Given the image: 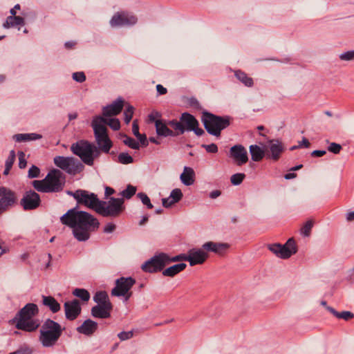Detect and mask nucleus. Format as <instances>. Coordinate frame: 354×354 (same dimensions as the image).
Listing matches in <instances>:
<instances>
[{
	"label": "nucleus",
	"instance_id": "31",
	"mask_svg": "<svg viewBox=\"0 0 354 354\" xmlns=\"http://www.w3.org/2000/svg\"><path fill=\"white\" fill-rule=\"evenodd\" d=\"M93 301L97 304V305L108 306V304H112L108 294L105 291L97 292L93 296Z\"/></svg>",
	"mask_w": 354,
	"mask_h": 354
},
{
	"label": "nucleus",
	"instance_id": "64",
	"mask_svg": "<svg viewBox=\"0 0 354 354\" xmlns=\"http://www.w3.org/2000/svg\"><path fill=\"white\" fill-rule=\"evenodd\" d=\"M221 194L219 190H214L210 192L209 197L212 199L216 198Z\"/></svg>",
	"mask_w": 354,
	"mask_h": 354
},
{
	"label": "nucleus",
	"instance_id": "61",
	"mask_svg": "<svg viewBox=\"0 0 354 354\" xmlns=\"http://www.w3.org/2000/svg\"><path fill=\"white\" fill-rule=\"evenodd\" d=\"M326 153L325 150H314L311 153V156L313 157H322Z\"/></svg>",
	"mask_w": 354,
	"mask_h": 354
},
{
	"label": "nucleus",
	"instance_id": "47",
	"mask_svg": "<svg viewBox=\"0 0 354 354\" xmlns=\"http://www.w3.org/2000/svg\"><path fill=\"white\" fill-rule=\"evenodd\" d=\"M169 197L173 201L178 203L183 198V193L180 189L176 188L171 192Z\"/></svg>",
	"mask_w": 354,
	"mask_h": 354
},
{
	"label": "nucleus",
	"instance_id": "1",
	"mask_svg": "<svg viewBox=\"0 0 354 354\" xmlns=\"http://www.w3.org/2000/svg\"><path fill=\"white\" fill-rule=\"evenodd\" d=\"M104 122V118L100 115L94 116L91 121V126L96 144L86 140H80L71 146L73 153L78 156L86 165L93 166L95 160L100 156L101 153H109L113 147Z\"/></svg>",
	"mask_w": 354,
	"mask_h": 354
},
{
	"label": "nucleus",
	"instance_id": "27",
	"mask_svg": "<svg viewBox=\"0 0 354 354\" xmlns=\"http://www.w3.org/2000/svg\"><path fill=\"white\" fill-rule=\"evenodd\" d=\"M42 304L48 307L53 313L59 312L61 309L60 304L52 296H42Z\"/></svg>",
	"mask_w": 354,
	"mask_h": 354
},
{
	"label": "nucleus",
	"instance_id": "13",
	"mask_svg": "<svg viewBox=\"0 0 354 354\" xmlns=\"http://www.w3.org/2000/svg\"><path fill=\"white\" fill-rule=\"evenodd\" d=\"M138 21L137 17L128 12H117L110 20L112 28L130 26L135 25Z\"/></svg>",
	"mask_w": 354,
	"mask_h": 354
},
{
	"label": "nucleus",
	"instance_id": "12",
	"mask_svg": "<svg viewBox=\"0 0 354 354\" xmlns=\"http://www.w3.org/2000/svg\"><path fill=\"white\" fill-rule=\"evenodd\" d=\"M17 201L15 192L6 187H0V214L12 208Z\"/></svg>",
	"mask_w": 354,
	"mask_h": 354
},
{
	"label": "nucleus",
	"instance_id": "38",
	"mask_svg": "<svg viewBox=\"0 0 354 354\" xmlns=\"http://www.w3.org/2000/svg\"><path fill=\"white\" fill-rule=\"evenodd\" d=\"M118 162L122 165H129L133 162V158L128 153L122 152L118 156Z\"/></svg>",
	"mask_w": 354,
	"mask_h": 354
},
{
	"label": "nucleus",
	"instance_id": "4",
	"mask_svg": "<svg viewBox=\"0 0 354 354\" xmlns=\"http://www.w3.org/2000/svg\"><path fill=\"white\" fill-rule=\"evenodd\" d=\"M34 188L43 193H55L61 192L65 185V176L59 169L50 171L44 179L32 181Z\"/></svg>",
	"mask_w": 354,
	"mask_h": 354
},
{
	"label": "nucleus",
	"instance_id": "14",
	"mask_svg": "<svg viewBox=\"0 0 354 354\" xmlns=\"http://www.w3.org/2000/svg\"><path fill=\"white\" fill-rule=\"evenodd\" d=\"M77 204L84 205V206L92 209L96 212V208L100 199L97 196L84 189H77Z\"/></svg>",
	"mask_w": 354,
	"mask_h": 354
},
{
	"label": "nucleus",
	"instance_id": "58",
	"mask_svg": "<svg viewBox=\"0 0 354 354\" xmlns=\"http://www.w3.org/2000/svg\"><path fill=\"white\" fill-rule=\"evenodd\" d=\"M132 132L135 136H140L139 126L137 120H134L132 124Z\"/></svg>",
	"mask_w": 354,
	"mask_h": 354
},
{
	"label": "nucleus",
	"instance_id": "36",
	"mask_svg": "<svg viewBox=\"0 0 354 354\" xmlns=\"http://www.w3.org/2000/svg\"><path fill=\"white\" fill-rule=\"evenodd\" d=\"M15 160V152L14 150H11L10 151L9 156L8 157V158L6 160L5 169L3 171L4 175H8L9 174V171H10V169L12 168Z\"/></svg>",
	"mask_w": 354,
	"mask_h": 354
},
{
	"label": "nucleus",
	"instance_id": "35",
	"mask_svg": "<svg viewBox=\"0 0 354 354\" xmlns=\"http://www.w3.org/2000/svg\"><path fill=\"white\" fill-rule=\"evenodd\" d=\"M168 125L172 127L175 131V133H178V136L180 134H183L185 131V127L182 124V122L177 121L176 120H171L168 121Z\"/></svg>",
	"mask_w": 354,
	"mask_h": 354
},
{
	"label": "nucleus",
	"instance_id": "40",
	"mask_svg": "<svg viewBox=\"0 0 354 354\" xmlns=\"http://www.w3.org/2000/svg\"><path fill=\"white\" fill-rule=\"evenodd\" d=\"M104 126L107 124L114 131L119 130L120 128V120L117 118L107 119L104 118Z\"/></svg>",
	"mask_w": 354,
	"mask_h": 354
},
{
	"label": "nucleus",
	"instance_id": "17",
	"mask_svg": "<svg viewBox=\"0 0 354 354\" xmlns=\"http://www.w3.org/2000/svg\"><path fill=\"white\" fill-rule=\"evenodd\" d=\"M65 316L68 320H75L81 313L82 308L77 299L66 301L64 304Z\"/></svg>",
	"mask_w": 354,
	"mask_h": 354
},
{
	"label": "nucleus",
	"instance_id": "24",
	"mask_svg": "<svg viewBox=\"0 0 354 354\" xmlns=\"http://www.w3.org/2000/svg\"><path fill=\"white\" fill-rule=\"evenodd\" d=\"M168 122H163L162 120H158L155 121L156 133L158 136L162 137H174L178 136V133H175L172 130H171L168 127Z\"/></svg>",
	"mask_w": 354,
	"mask_h": 354
},
{
	"label": "nucleus",
	"instance_id": "19",
	"mask_svg": "<svg viewBox=\"0 0 354 354\" xmlns=\"http://www.w3.org/2000/svg\"><path fill=\"white\" fill-rule=\"evenodd\" d=\"M124 106V100L122 97H118L113 102L102 108V117L107 118L118 115L122 110Z\"/></svg>",
	"mask_w": 354,
	"mask_h": 354
},
{
	"label": "nucleus",
	"instance_id": "52",
	"mask_svg": "<svg viewBox=\"0 0 354 354\" xmlns=\"http://www.w3.org/2000/svg\"><path fill=\"white\" fill-rule=\"evenodd\" d=\"M202 147L205 149L206 151L208 153H215L218 152V147L214 143L209 145H203Z\"/></svg>",
	"mask_w": 354,
	"mask_h": 354
},
{
	"label": "nucleus",
	"instance_id": "44",
	"mask_svg": "<svg viewBox=\"0 0 354 354\" xmlns=\"http://www.w3.org/2000/svg\"><path fill=\"white\" fill-rule=\"evenodd\" d=\"M137 196L141 200L142 203L147 207V208H153V205L151 204L149 198L146 194L140 192L137 194Z\"/></svg>",
	"mask_w": 354,
	"mask_h": 354
},
{
	"label": "nucleus",
	"instance_id": "45",
	"mask_svg": "<svg viewBox=\"0 0 354 354\" xmlns=\"http://www.w3.org/2000/svg\"><path fill=\"white\" fill-rule=\"evenodd\" d=\"M339 58L342 61H352L354 59V50H348L346 52H344L339 55Z\"/></svg>",
	"mask_w": 354,
	"mask_h": 354
},
{
	"label": "nucleus",
	"instance_id": "5",
	"mask_svg": "<svg viewBox=\"0 0 354 354\" xmlns=\"http://www.w3.org/2000/svg\"><path fill=\"white\" fill-rule=\"evenodd\" d=\"M62 334L61 325L50 319H47L39 330V340L44 347H53Z\"/></svg>",
	"mask_w": 354,
	"mask_h": 354
},
{
	"label": "nucleus",
	"instance_id": "42",
	"mask_svg": "<svg viewBox=\"0 0 354 354\" xmlns=\"http://www.w3.org/2000/svg\"><path fill=\"white\" fill-rule=\"evenodd\" d=\"M136 187L129 185L127 188L122 192L121 194L123 197L129 199L136 194Z\"/></svg>",
	"mask_w": 354,
	"mask_h": 354
},
{
	"label": "nucleus",
	"instance_id": "6",
	"mask_svg": "<svg viewBox=\"0 0 354 354\" xmlns=\"http://www.w3.org/2000/svg\"><path fill=\"white\" fill-rule=\"evenodd\" d=\"M203 122L206 131L211 135L219 136L222 130L227 128L230 124V117L217 116L212 113L204 112Z\"/></svg>",
	"mask_w": 354,
	"mask_h": 354
},
{
	"label": "nucleus",
	"instance_id": "2",
	"mask_svg": "<svg viewBox=\"0 0 354 354\" xmlns=\"http://www.w3.org/2000/svg\"><path fill=\"white\" fill-rule=\"evenodd\" d=\"M62 224L72 228L73 234L78 241H86L91 233L100 227V222L91 214L79 211L76 207L70 209L60 218Z\"/></svg>",
	"mask_w": 354,
	"mask_h": 354
},
{
	"label": "nucleus",
	"instance_id": "55",
	"mask_svg": "<svg viewBox=\"0 0 354 354\" xmlns=\"http://www.w3.org/2000/svg\"><path fill=\"white\" fill-rule=\"evenodd\" d=\"M162 203L163 207L168 208L171 207L173 205L176 203V202L173 201L172 198L169 196L168 198H165L162 199Z\"/></svg>",
	"mask_w": 354,
	"mask_h": 354
},
{
	"label": "nucleus",
	"instance_id": "46",
	"mask_svg": "<svg viewBox=\"0 0 354 354\" xmlns=\"http://www.w3.org/2000/svg\"><path fill=\"white\" fill-rule=\"evenodd\" d=\"M133 107L129 105L124 112V122L126 124H129L132 119L133 115Z\"/></svg>",
	"mask_w": 354,
	"mask_h": 354
},
{
	"label": "nucleus",
	"instance_id": "25",
	"mask_svg": "<svg viewBox=\"0 0 354 354\" xmlns=\"http://www.w3.org/2000/svg\"><path fill=\"white\" fill-rule=\"evenodd\" d=\"M195 173L192 168L185 167L183 173L180 174V179L182 183L186 186H189L194 183Z\"/></svg>",
	"mask_w": 354,
	"mask_h": 354
},
{
	"label": "nucleus",
	"instance_id": "26",
	"mask_svg": "<svg viewBox=\"0 0 354 354\" xmlns=\"http://www.w3.org/2000/svg\"><path fill=\"white\" fill-rule=\"evenodd\" d=\"M180 121L185 127V131H191L194 126H198L197 120L190 113H183L180 116Z\"/></svg>",
	"mask_w": 354,
	"mask_h": 354
},
{
	"label": "nucleus",
	"instance_id": "22",
	"mask_svg": "<svg viewBox=\"0 0 354 354\" xmlns=\"http://www.w3.org/2000/svg\"><path fill=\"white\" fill-rule=\"evenodd\" d=\"M98 324L91 319L85 320L82 324L77 328V331L87 336H91L97 330Z\"/></svg>",
	"mask_w": 354,
	"mask_h": 354
},
{
	"label": "nucleus",
	"instance_id": "29",
	"mask_svg": "<svg viewBox=\"0 0 354 354\" xmlns=\"http://www.w3.org/2000/svg\"><path fill=\"white\" fill-rule=\"evenodd\" d=\"M187 267L186 263H180L178 264H175L172 266H170L162 271V274L167 277H174L176 274H178L183 270H185Z\"/></svg>",
	"mask_w": 354,
	"mask_h": 354
},
{
	"label": "nucleus",
	"instance_id": "32",
	"mask_svg": "<svg viewBox=\"0 0 354 354\" xmlns=\"http://www.w3.org/2000/svg\"><path fill=\"white\" fill-rule=\"evenodd\" d=\"M24 25V19L21 17H8L6 22L3 24L4 28L17 27Z\"/></svg>",
	"mask_w": 354,
	"mask_h": 354
},
{
	"label": "nucleus",
	"instance_id": "16",
	"mask_svg": "<svg viewBox=\"0 0 354 354\" xmlns=\"http://www.w3.org/2000/svg\"><path fill=\"white\" fill-rule=\"evenodd\" d=\"M231 158L239 166L245 164L248 161V151L241 145H236L230 149Z\"/></svg>",
	"mask_w": 354,
	"mask_h": 354
},
{
	"label": "nucleus",
	"instance_id": "23",
	"mask_svg": "<svg viewBox=\"0 0 354 354\" xmlns=\"http://www.w3.org/2000/svg\"><path fill=\"white\" fill-rule=\"evenodd\" d=\"M229 246L230 245L227 243L208 241L203 245V249L205 250V251L206 250L218 254H222L228 249Z\"/></svg>",
	"mask_w": 354,
	"mask_h": 354
},
{
	"label": "nucleus",
	"instance_id": "59",
	"mask_svg": "<svg viewBox=\"0 0 354 354\" xmlns=\"http://www.w3.org/2000/svg\"><path fill=\"white\" fill-rule=\"evenodd\" d=\"M138 140L140 141V144L143 146H147L148 145L147 136L145 134H140V136H136Z\"/></svg>",
	"mask_w": 354,
	"mask_h": 354
},
{
	"label": "nucleus",
	"instance_id": "34",
	"mask_svg": "<svg viewBox=\"0 0 354 354\" xmlns=\"http://www.w3.org/2000/svg\"><path fill=\"white\" fill-rule=\"evenodd\" d=\"M326 309L337 318L342 319L346 321L349 320L354 316L353 314L350 311H342L339 313L330 306H327Z\"/></svg>",
	"mask_w": 354,
	"mask_h": 354
},
{
	"label": "nucleus",
	"instance_id": "60",
	"mask_svg": "<svg viewBox=\"0 0 354 354\" xmlns=\"http://www.w3.org/2000/svg\"><path fill=\"white\" fill-rule=\"evenodd\" d=\"M9 354H31V350L28 348H21L15 352Z\"/></svg>",
	"mask_w": 354,
	"mask_h": 354
},
{
	"label": "nucleus",
	"instance_id": "57",
	"mask_svg": "<svg viewBox=\"0 0 354 354\" xmlns=\"http://www.w3.org/2000/svg\"><path fill=\"white\" fill-rule=\"evenodd\" d=\"M115 229V225L113 223H108L104 227V233H112Z\"/></svg>",
	"mask_w": 354,
	"mask_h": 354
},
{
	"label": "nucleus",
	"instance_id": "50",
	"mask_svg": "<svg viewBox=\"0 0 354 354\" xmlns=\"http://www.w3.org/2000/svg\"><path fill=\"white\" fill-rule=\"evenodd\" d=\"M73 79L77 82L82 83L86 80V75L84 72H75L73 73Z\"/></svg>",
	"mask_w": 354,
	"mask_h": 354
},
{
	"label": "nucleus",
	"instance_id": "28",
	"mask_svg": "<svg viewBox=\"0 0 354 354\" xmlns=\"http://www.w3.org/2000/svg\"><path fill=\"white\" fill-rule=\"evenodd\" d=\"M41 138V134L36 133H18L13 136V139L18 142L39 140Z\"/></svg>",
	"mask_w": 354,
	"mask_h": 354
},
{
	"label": "nucleus",
	"instance_id": "41",
	"mask_svg": "<svg viewBox=\"0 0 354 354\" xmlns=\"http://www.w3.org/2000/svg\"><path fill=\"white\" fill-rule=\"evenodd\" d=\"M245 178V175L243 173H237L230 177V181L233 185L236 186L241 184Z\"/></svg>",
	"mask_w": 354,
	"mask_h": 354
},
{
	"label": "nucleus",
	"instance_id": "51",
	"mask_svg": "<svg viewBox=\"0 0 354 354\" xmlns=\"http://www.w3.org/2000/svg\"><path fill=\"white\" fill-rule=\"evenodd\" d=\"M180 261H187V254H180L171 258L169 257L168 263H169L170 262H176Z\"/></svg>",
	"mask_w": 354,
	"mask_h": 354
},
{
	"label": "nucleus",
	"instance_id": "37",
	"mask_svg": "<svg viewBox=\"0 0 354 354\" xmlns=\"http://www.w3.org/2000/svg\"><path fill=\"white\" fill-rule=\"evenodd\" d=\"M73 295L80 298L84 301H88L90 299L89 292L83 288H75L73 292Z\"/></svg>",
	"mask_w": 354,
	"mask_h": 354
},
{
	"label": "nucleus",
	"instance_id": "43",
	"mask_svg": "<svg viewBox=\"0 0 354 354\" xmlns=\"http://www.w3.org/2000/svg\"><path fill=\"white\" fill-rule=\"evenodd\" d=\"M313 226V223L312 221H306L301 229V234H303L304 236H308L310 234Z\"/></svg>",
	"mask_w": 354,
	"mask_h": 354
},
{
	"label": "nucleus",
	"instance_id": "7",
	"mask_svg": "<svg viewBox=\"0 0 354 354\" xmlns=\"http://www.w3.org/2000/svg\"><path fill=\"white\" fill-rule=\"evenodd\" d=\"M124 199L111 197L108 201L100 200L96 212L104 217H117L124 209Z\"/></svg>",
	"mask_w": 354,
	"mask_h": 354
},
{
	"label": "nucleus",
	"instance_id": "49",
	"mask_svg": "<svg viewBox=\"0 0 354 354\" xmlns=\"http://www.w3.org/2000/svg\"><path fill=\"white\" fill-rule=\"evenodd\" d=\"M342 147L341 145L336 142H331L328 147V150L335 154H338L341 151Z\"/></svg>",
	"mask_w": 354,
	"mask_h": 354
},
{
	"label": "nucleus",
	"instance_id": "54",
	"mask_svg": "<svg viewBox=\"0 0 354 354\" xmlns=\"http://www.w3.org/2000/svg\"><path fill=\"white\" fill-rule=\"evenodd\" d=\"M118 337L120 338V340L124 341V340H127V339H131L133 337V332L132 331H127V332L123 331V332H120L118 335Z\"/></svg>",
	"mask_w": 354,
	"mask_h": 354
},
{
	"label": "nucleus",
	"instance_id": "11",
	"mask_svg": "<svg viewBox=\"0 0 354 354\" xmlns=\"http://www.w3.org/2000/svg\"><path fill=\"white\" fill-rule=\"evenodd\" d=\"M168 254L164 252H160L145 261L142 265V269L143 271L149 273L159 272L168 264Z\"/></svg>",
	"mask_w": 354,
	"mask_h": 354
},
{
	"label": "nucleus",
	"instance_id": "8",
	"mask_svg": "<svg viewBox=\"0 0 354 354\" xmlns=\"http://www.w3.org/2000/svg\"><path fill=\"white\" fill-rule=\"evenodd\" d=\"M54 164L70 175L80 174L84 169L82 162L72 156H55L54 158Z\"/></svg>",
	"mask_w": 354,
	"mask_h": 354
},
{
	"label": "nucleus",
	"instance_id": "20",
	"mask_svg": "<svg viewBox=\"0 0 354 354\" xmlns=\"http://www.w3.org/2000/svg\"><path fill=\"white\" fill-rule=\"evenodd\" d=\"M268 143L270 154H268L267 158H270L274 161L278 160L281 156V154L285 149L283 143L277 139L270 140L268 142Z\"/></svg>",
	"mask_w": 354,
	"mask_h": 354
},
{
	"label": "nucleus",
	"instance_id": "3",
	"mask_svg": "<svg viewBox=\"0 0 354 354\" xmlns=\"http://www.w3.org/2000/svg\"><path fill=\"white\" fill-rule=\"evenodd\" d=\"M38 313L37 306L33 303H28L15 315L12 322L19 330L29 333L34 332L41 325L40 320L35 318Z\"/></svg>",
	"mask_w": 354,
	"mask_h": 354
},
{
	"label": "nucleus",
	"instance_id": "62",
	"mask_svg": "<svg viewBox=\"0 0 354 354\" xmlns=\"http://www.w3.org/2000/svg\"><path fill=\"white\" fill-rule=\"evenodd\" d=\"M156 90H157V92L159 95H165L167 93V90L166 88H165L161 84H158L156 86Z\"/></svg>",
	"mask_w": 354,
	"mask_h": 354
},
{
	"label": "nucleus",
	"instance_id": "53",
	"mask_svg": "<svg viewBox=\"0 0 354 354\" xmlns=\"http://www.w3.org/2000/svg\"><path fill=\"white\" fill-rule=\"evenodd\" d=\"M19 167L21 169L26 167L27 162L25 159V153L23 151H19Z\"/></svg>",
	"mask_w": 354,
	"mask_h": 354
},
{
	"label": "nucleus",
	"instance_id": "56",
	"mask_svg": "<svg viewBox=\"0 0 354 354\" xmlns=\"http://www.w3.org/2000/svg\"><path fill=\"white\" fill-rule=\"evenodd\" d=\"M161 115L158 111H153L150 114L148 115L149 121L151 122H154L156 121L157 118H160Z\"/></svg>",
	"mask_w": 354,
	"mask_h": 354
},
{
	"label": "nucleus",
	"instance_id": "39",
	"mask_svg": "<svg viewBox=\"0 0 354 354\" xmlns=\"http://www.w3.org/2000/svg\"><path fill=\"white\" fill-rule=\"evenodd\" d=\"M125 138L123 140L124 145L133 149H139L140 144L133 138L129 137L126 135H122Z\"/></svg>",
	"mask_w": 354,
	"mask_h": 354
},
{
	"label": "nucleus",
	"instance_id": "18",
	"mask_svg": "<svg viewBox=\"0 0 354 354\" xmlns=\"http://www.w3.org/2000/svg\"><path fill=\"white\" fill-rule=\"evenodd\" d=\"M208 254L202 248H192L187 252V261L191 266L202 264L207 259Z\"/></svg>",
	"mask_w": 354,
	"mask_h": 354
},
{
	"label": "nucleus",
	"instance_id": "33",
	"mask_svg": "<svg viewBox=\"0 0 354 354\" xmlns=\"http://www.w3.org/2000/svg\"><path fill=\"white\" fill-rule=\"evenodd\" d=\"M235 77L245 86L251 87L253 86V80L241 71H234Z\"/></svg>",
	"mask_w": 354,
	"mask_h": 354
},
{
	"label": "nucleus",
	"instance_id": "15",
	"mask_svg": "<svg viewBox=\"0 0 354 354\" xmlns=\"http://www.w3.org/2000/svg\"><path fill=\"white\" fill-rule=\"evenodd\" d=\"M40 204V196L33 190L26 192L20 201V205L26 211L35 209L39 207Z\"/></svg>",
	"mask_w": 354,
	"mask_h": 354
},
{
	"label": "nucleus",
	"instance_id": "21",
	"mask_svg": "<svg viewBox=\"0 0 354 354\" xmlns=\"http://www.w3.org/2000/svg\"><path fill=\"white\" fill-rule=\"evenodd\" d=\"M112 308V304H108V306L96 305L92 307L91 313L95 318L106 319L110 317Z\"/></svg>",
	"mask_w": 354,
	"mask_h": 354
},
{
	"label": "nucleus",
	"instance_id": "63",
	"mask_svg": "<svg viewBox=\"0 0 354 354\" xmlns=\"http://www.w3.org/2000/svg\"><path fill=\"white\" fill-rule=\"evenodd\" d=\"M191 131H194L198 136H201L204 133L203 129L199 128L198 126H194V129H191Z\"/></svg>",
	"mask_w": 354,
	"mask_h": 354
},
{
	"label": "nucleus",
	"instance_id": "30",
	"mask_svg": "<svg viewBox=\"0 0 354 354\" xmlns=\"http://www.w3.org/2000/svg\"><path fill=\"white\" fill-rule=\"evenodd\" d=\"M252 160L254 162L261 161L264 156L265 151L257 145H252L249 147Z\"/></svg>",
	"mask_w": 354,
	"mask_h": 354
},
{
	"label": "nucleus",
	"instance_id": "10",
	"mask_svg": "<svg viewBox=\"0 0 354 354\" xmlns=\"http://www.w3.org/2000/svg\"><path fill=\"white\" fill-rule=\"evenodd\" d=\"M269 250L277 257L286 259L297 251L296 243L292 238L289 239L284 245L274 243L268 245Z\"/></svg>",
	"mask_w": 354,
	"mask_h": 354
},
{
	"label": "nucleus",
	"instance_id": "9",
	"mask_svg": "<svg viewBox=\"0 0 354 354\" xmlns=\"http://www.w3.org/2000/svg\"><path fill=\"white\" fill-rule=\"evenodd\" d=\"M136 283V280L129 277H120L115 281V286L111 290V295L116 297H124L125 301H128L131 297L132 292H129L133 286Z\"/></svg>",
	"mask_w": 354,
	"mask_h": 354
},
{
	"label": "nucleus",
	"instance_id": "48",
	"mask_svg": "<svg viewBox=\"0 0 354 354\" xmlns=\"http://www.w3.org/2000/svg\"><path fill=\"white\" fill-rule=\"evenodd\" d=\"M40 169L35 165H32V167L29 169L28 173V177L29 178H37L39 176Z\"/></svg>",
	"mask_w": 354,
	"mask_h": 354
}]
</instances>
